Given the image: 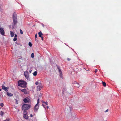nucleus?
<instances>
[{
    "label": "nucleus",
    "instance_id": "4c0bfd02",
    "mask_svg": "<svg viewBox=\"0 0 121 121\" xmlns=\"http://www.w3.org/2000/svg\"><path fill=\"white\" fill-rule=\"evenodd\" d=\"M1 89L0 88V91H1Z\"/></svg>",
    "mask_w": 121,
    "mask_h": 121
},
{
    "label": "nucleus",
    "instance_id": "423d86ee",
    "mask_svg": "<svg viewBox=\"0 0 121 121\" xmlns=\"http://www.w3.org/2000/svg\"><path fill=\"white\" fill-rule=\"evenodd\" d=\"M57 68L58 69L59 72L60 73V77L62 78H63V75L62 72L61 71V69L58 67H57Z\"/></svg>",
    "mask_w": 121,
    "mask_h": 121
},
{
    "label": "nucleus",
    "instance_id": "72a5a7b5",
    "mask_svg": "<svg viewBox=\"0 0 121 121\" xmlns=\"http://www.w3.org/2000/svg\"><path fill=\"white\" fill-rule=\"evenodd\" d=\"M41 39L42 40H43V37H41Z\"/></svg>",
    "mask_w": 121,
    "mask_h": 121
},
{
    "label": "nucleus",
    "instance_id": "e433bc0d",
    "mask_svg": "<svg viewBox=\"0 0 121 121\" xmlns=\"http://www.w3.org/2000/svg\"><path fill=\"white\" fill-rule=\"evenodd\" d=\"M47 109H48L49 108V107L48 106H47Z\"/></svg>",
    "mask_w": 121,
    "mask_h": 121
},
{
    "label": "nucleus",
    "instance_id": "f03ea898",
    "mask_svg": "<svg viewBox=\"0 0 121 121\" xmlns=\"http://www.w3.org/2000/svg\"><path fill=\"white\" fill-rule=\"evenodd\" d=\"M31 107V105L27 104H23L22 106V108L23 110L25 111L29 109Z\"/></svg>",
    "mask_w": 121,
    "mask_h": 121
},
{
    "label": "nucleus",
    "instance_id": "393cba45",
    "mask_svg": "<svg viewBox=\"0 0 121 121\" xmlns=\"http://www.w3.org/2000/svg\"><path fill=\"white\" fill-rule=\"evenodd\" d=\"M43 102L44 103H45L46 105H48V102H45L43 101Z\"/></svg>",
    "mask_w": 121,
    "mask_h": 121
},
{
    "label": "nucleus",
    "instance_id": "4468645a",
    "mask_svg": "<svg viewBox=\"0 0 121 121\" xmlns=\"http://www.w3.org/2000/svg\"><path fill=\"white\" fill-rule=\"evenodd\" d=\"M38 34L39 37H42V35H43V34L41 31L38 33Z\"/></svg>",
    "mask_w": 121,
    "mask_h": 121
},
{
    "label": "nucleus",
    "instance_id": "a878e982",
    "mask_svg": "<svg viewBox=\"0 0 121 121\" xmlns=\"http://www.w3.org/2000/svg\"><path fill=\"white\" fill-rule=\"evenodd\" d=\"M17 40V39L16 38H14V39H13V41H16Z\"/></svg>",
    "mask_w": 121,
    "mask_h": 121
},
{
    "label": "nucleus",
    "instance_id": "7c9ffc66",
    "mask_svg": "<svg viewBox=\"0 0 121 121\" xmlns=\"http://www.w3.org/2000/svg\"><path fill=\"white\" fill-rule=\"evenodd\" d=\"M67 60H68L69 61L70 60H71L69 58H67Z\"/></svg>",
    "mask_w": 121,
    "mask_h": 121
},
{
    "label": "nucleus",
    "instance_id": "9d476101",
    "mask_svg": "<svg viewBox=\"0 0 121 121\" xmlns=\"http://www.w3.org/2000/svg\"><path fill=\"white\" fill-rule=\"evenodd\" d=\"M0 32L1 34L2 35H4L5 33L4 30L3 28H0Z\"/></svg>",
    "mask_w": 121,
    "mask_h": 121
},
{
    "label": "nucleus",
    "instance_id": "bb28decb",
    "mask_svg": "<svg viewBox=\"0 0 121 121\" xmlns=\"http://www.w3.org/2000/svg\"><path fill=\"white\" fill-rule=\"evenodd\" d=\"M98 70L97 69H95L94 71V72L95 73H96L97 71Z\"/></svg>",
    "mask_w": 121,
    "mask_h": 121
},
{
    "label": "nucleus",
    "instance_id": "5701e85b",
    "mask_svg": "<svg viewBox=\"0 0 121 121\" xmlns=\"http://www.w3.org/2000/svg\"><path fill=\"white\" fill-rule=\"evenodd\" d=\"M0 105L2 107H3L4 106V104L2 103H1L0 104Z\"/></svg>",
    "mask_w": 121,
    "mask_h": 121
},
{
    "label": "nucleus",
    "instance_id": "ea45409f",
    "mask_svg": "<svg viewBox=\"0 0 121 121\" xmlns=\"http://www.w3.org/2000/svg\"><path fill=\"white\" fill-rule=\"evenodd\" d=\"M42 105L43 106H44L43 105V104H42Z\"/></svg>",
    "mask_w": 121,
    "mask_h": 121
},
{
    "label": "nucleus",
    "instance_id": "2f4dec72",
    "mask_svg": "<svg viewBox=\"0 0 121 121\" xmlns=\"http://www.w3.org/2000/svg\"><path fill=\"white\" fill-rule=\"evenodd\" d=\"M4 121H9V119H7L6 120Z\"/></svg>",
    "mask_w": 121,
    "mask_h": 121
},
{
    "label": "nucleus",
    "instance_id": "4be33fe9",
    "mask_svg": "<svg viewBox=\"0 0 121 121\" xmlns=\"http://www.w3.org/2000/svg\"><path fill=\"white\" fill-rule=\"evenodd\" d=\"M37 34H36L35 35V40H36V38H37Z\"/></svg>",
    "mask_w": 121,
    "mask_h": 121
},
{
    "label": "nucleus",
    "instance_id": "ddd939ff",
    "mask_svg": "<svg viewBox=\"0 0 121 121\" xmlns=\"http://www.w3.org/2000/svg\"><path fill=\"white\" fill-rule=\"evenodd\" d=\"M7 94L8 96H9V97L12 96L13 95V94H11V93H9L8 92H7Z\"/></svg>",
    "mask_w": 121,
    "mask_h": 121
},
{
    "label": "nucleus",
    "instance_id": "b1692460",
    "mask_svg": "<svg viewBox=\"0 0 121 121\" xmlns=\"http://www.w3.org/2000/svg\"><path fill=\"white\" fill-rule=\"evenodd\" d=\"M20 33L21 34H23V32L20 29Z\"/></svg>",
    "mask_w": 121,
    "mask_h": 121
},
{
    "label": "nucleus",
    "instance_id": "f704fd0d",
    "mask_svg": "<svg viewBox=\"0 0 121 121\" xmlns=\"http://www.w3.org/2000/svg\"><path fill=\"white\" fill-rule=\"evenodd\" d=\"M17 35L15 34V36H14V37H15H15H17Z\"/></svg>",
    "mask_w": 121,
    "mask_h": 121
},
{
    "label": "nucleus",
    "instance_id": "f257e3e1",
    "mask_svg": "<svg viewBox=\"0 0 121 121\" xmlns=\"http://www.w3.org/2000/svg\"><path fill=\"white\" fill-rule=\"evenodd\" d=\"M26 82L23 81L19 80L18 81V86L23 88H25L26 87Z\"/></svg>",
    "mask_w": 121,
    "mask_h": 121
},
{
    "label": "nucleus",
    "instance_id": "c85d7f7f",
    "mask_svg": "<svg viewBox=\"0 0 121 121\" xmlns=\"http://www.w3.org/2000/svg\"><path fill=\"white\" fill-rule=\"evenodd\" d=\"M39 103V99H38L37 100V104H38Z\"/></svg>",
    "mask_w": 121,
    "mask_h": 121
},
{
    "label": "nucleus",
    "instance_id": "7ed1b4c3",
    "mask_svg": "<svg viewBox=\"0 0 121 121\" xmlns=\"http://www.w3.org/2000/svg\"><path fill=\"white\" fill-rule=\"evenodd\" d=\"M23 117L26 119H27L28 118V117L27 115V112L26 111H24L23 112Z\"/></svg>",
    "mask_w": 121,
    "mask_h": 121
},
{
    "label": "nucleus",
    "instance_id": "0eeeda50",
    "mask_svg": "<svg viewBox=\"0 0 121 121\" xmlns=\"http://www.w3.org/2000/svg\"><path fill=\"white\" fill-rule=\"evenodd\" d=\"M43 88L41 84H40L37 86V91H40L42 88Z\"/></svg>",
    "mask_w": 121,
    "mask_h": 121
},
{
    "label": "nucleus",
    "instance_id": "c756f323",
    "mask_svg": "<svg viewBox=\"0 0 121 121\" xmlns=\"http://www.w3.org/2000/svg\"><path fill=\"white\" fill-rule=\"evenodd\" d=\"M42 25L43 26V27H44L45 26V25H44V24H42Z\"/></svg>",
    "mask_w": 121,
    "mask_h": 121
},
{
    "label": "nucleus",
    "instance_id": "20e7f679",
    "mask_svg": "<svg viewBox=\"0 0 121 121\" xmlns=\"http://www.w3.org/2000/svg\"><path fill=\"white\" fill-rule=\"evenodd\" d=\"M24 75L26 78L28 79L29 77V74L28 72L26 71L24 72Z\"/></svg>",
    "mask_w": 121,
    "mask_h": 121
},
{
    "label": "nucleus",
    "instance_id": "c9c22d12",
    "mask_svg": "<svg viewBox=\"0 0 121 121\" xmlns=\"http://www.w3.org/2000/svg\"><path fill=\"white\" fill-rule=\"evenodd\" d=\"M30 117H33V115L32 114L30 115Z\"/></svg>",
    "mask_w": 121,
    "mask_h": 121
},
{
    "label": "nucleus",
    "instance_id": "9b49d317",
    "mask_svg": "<svg viewBox=\"0 0 121 121\" xmlns=\"http://www.w3.org/2000/svg\"><path fill=\"white\" fill-rule=\"evenodd\" d=\"M2 88L4 90L6 91H8L7 87L5 86L4 85H2Z\"/></svg>",
    "mask_w": 121,
    "mask_h": 121
},
{
    "label": "nucleus",
    "instance_id": "1a4fd4ad",
    "mask_svg": "<svg viewBox=\"0 0 121 121\" xmlns=\"http://www.w3.org/2000/svg\"><path fill=\"white\" fill-rule=\"evenodd\" d=\"M21 91L22 92H23L25 94H27L28 93V91L25 89H22L21 90Z\"/></svg>",
    "mask_w": 121,
    "mask_h": 121
},
{
    "label": "nucleus",
    "instance_id": "412c9836",
    "mask_svg": "<svg viewBox=\"0 0 121 121\" xmlns=\"http://www.w3.org/2000/svg\"><path fill=\"white\" fill-rule=\"evenodd\" d=\"M4 112L2 111H1L0 112V115L1 116H2L3 114H4Z\"/></svg>",
    "mask_w": 121,
    "mask_h": 121
},
{
    "label": "nucleus",
    "instance_id": "473e14b6",
    "mask_svg": "<svg viewBox=\"0 0 121 121\" xmlns=\"http://www.w3.org/2000/svg\"><path fill=\"white\" fill-rule=\"evenodd\" d=\"M108 111V109H107V110H106L105 111V112H107Z\"/></svg>",
    "mask_w": 121,
    "mask_h": 121
},
{
    "label": "nucleus",
    "instance_id": "a211bd4d",
    "mask_svg": "<svg viewBox=\"0 0 121 121\" xmlns=\"http://www.w3.org/2000/svg\"><path fill=\"white\" fill-rule=\"evenodd\" d=\"M29 46L31 47L32 46V44L30 42H29Z\"/></svg>",
    "mask_w": 121,
    "mask_h": 121
},
{
    "label": "nucleus",
    "instance_id": "2eb2a0df",
    "mask_svg": "<svg viewBox=\"0 0 121 121\" xmlns=\"http://www.w3.org/2000/svg\"><path fill=\"white\" fill-rule=\"evenodd\" d=\"M10 34L11 36L12 37H13L14 35V33L11 31H10Z\"/></svg>",
    "mask_w": 121,
    "mask_h": 121
},
{
    "label": "nucleus",
    "instance_id": "dca6fc26",
    "mask_svg": "<svg viewBox=\"0 0 121 121\" xmlns=\"http://www.w3.org/2000/svg\"><path fill=\"white\" fill-rule=\"evenodd\" d=\"M37 73L36 71H35L34 72L33 75L34 76H36L37 75Z\"/></svg>",
    "mask_w": 121,
    "mask_h": 121
},
{
    "label": "nucleus",
    "instance_id": "cd10ccee",
    "mask_svg": "<svg viewBox=\"0 0 121 121\" xmlns=\"http://www.w3.org/2000/svg\"><path fill=\"white\" fill-rule=\"evenodd\" d=\"M35 84H36V85H37L38 84V81H37L35 83Z\"/></svg>",
    "mask_w": 121,
    "mask_h": 121
},
{
    "label": "nucleus",
    "instance_id": "6e6552de",
    "mask_svg": "<svg viewBox=\"0 0 121 121\" xmlns=\"http://www.w3.org/2000/svg\"><path fill=\"white\" fill-rule=\"evenodd\" d=\"M39 108V107L38 104H36L34 106V111H36L38 110Z\"/></svg>",
    "mask_w": 121,
    "mask_h": 121
},
{
    "label": "nucleus",
    "instance_id": "6ab92c4d",
    "mask_svg": "<svg viewBox=\"0 0 121 121\" xmlns=\"http://www.w3.org/2000/svg\"><path fill=\"white\" fill-rule=\"evenodd\" d=\"M34 57V54L33 53H32L31 54V57L32 58H33Z\"/></svg>",
    "mask_w": 121,
    "mask_h": 121
},
{
    "label": "nucleus",
    "instance_id": "f8f14e48",
    "mask_svg": "<svg viewBox=\"0 0 121 121\" xmlns=\"http://www.w3.org/2000/svg\"><path fill=\"white\" fill-rule=\"evenodd\" d=\"M24 102L26 103H27L29 102L28 100V99L27 98H25L23 100Z\"/></svg>",
    "mask_w": 121,
    "mask_h": 121
},
{
    "label": "nucleus",
    "instance_id": "39448f33",
    "mask_svg": "<svg viewBox=\"0 0 121 121\" xmlns=\"http://www.w3.org/2000/svg\"><path fill=\"white\" fill-rule=\"evenodd\" d=\"M13 22L14 25H15L17 22V18L15 16H13Z\"/></svg>",
    "mask_w": 121,
    "mask_h": 121
},
{
    "label": "nucleus",
    "instance_id": "f3484780",
    "mask_svg": "<svg viewBox=\"0 0 121 121\" xmlns=\"http://www.w3.org/2000/svg\"><path fill=\"white\" fill-rule=\"evenodd\" d=\"M102 84L105 87L106 86V84L105 82H102Z\"/></svg>",
    "mask_w": 121,
    "mask_h": 121
},
{
    "label": "nucleus",
    "instance_id": "58836bf2",
    "mask_svg": "<svg viewBox=\"0 0 121 121\" xmlns=\"http://www.w3.org/2000/svg\"><path fill=\"white\" fill-rule=\"evenodd\" d=\"M31 71H30V73L31 72Z\"/></svg>",
    "mask_w": 121,
    "mask_h": 121
},
{
    "label": "nucleus",
    "instance_id": "aec40b11",
    "mask_svg": "<svg viewBox=\"0 0 121 121\" xmlns=\"http://www.w3.org/2000/svg\"><path fill=\"white\" fill-rule=\"evenodd\" d=\"M15 100L16 101V104H18V101L17 100V99H15Z\"/></svg>",
    "mask_w": 121,
    "mask_h": 121
}]
</instances>
